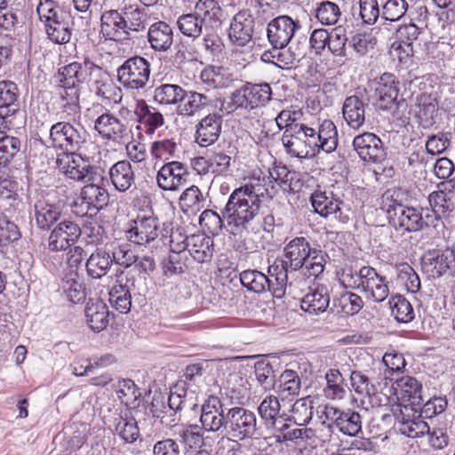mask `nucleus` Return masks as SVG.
<instances>
[{"label":"nucleus","instance_id":"f257e3e1","mask_svg":"<svg viewBox=\"0 0 455 455\" xmlns=\"http://www.w3.org/2000/svg\"><path fill=\"white\" fill-rule=\"evenodd\" d=\"M326 253L322 250L311 247L309 241L304 236H296L289 241L283 248L282 258H276L269 265V272L278 275L277 283L285 280L290 285L289 275L301 270L307 278L318 277L324 270Z\"/></svg>","mask_w":455,"mask_h":455},{"label":"nucleus","instance_id":"f03ea898","mask_svg":"<svg viewBox=\"0 0 455 455\" xmlns=\"http://www.w3.org/2000/svg\"><path fill=\"white\" fill-rule=\"evenodd\" d=\"M267 192L266 178H256L255 174L247 183L234 189L224 208L228 225L235 232L253 228L259 220L260 204Z\"/></svg>","mask_w":455,"mask_h":455},{"label":"nucleus","instance_id":"7ed1b4c3","mask_svg":"<svg viewBox=\"0 0 455 455\" xmlns=\"http://www.w3.org/2000/svg\"><path fill=\"white\" fill-rule=\"evenodd\" d=\"M83 252L81 247L69 250L59 282L61 315L65 316L68 322L77 319L80 313L79 305L86 299L85 285L78 274V268L84 259Z\"/></svg>","mask_w":455,"mask_h":455},{"label":"nucleus","instance_id":"20e7f679","mask_svg":"<svg viewBox=\"0 0 455 455\" xmlns=\"http://www.w3.org/2000/svg\"><path fill=\"white\" fill-rule=\"evenodd\" d=\"M397 196L398 192L387 190L382 196L381 206L395 229L416 232L427 227H433L435 220L433 212L405 206L397 200Z\"/></svg>","mask_w":455,"mask_h":455},{"label":"nucleus","instance_id":"39448f33","mask_svg":"<svg viewBox=\"0 0 455 455\" xmlns=\"http://www.w3.org/2000/svg\"><path fill=\"white\" fill-rule=\"evenodd\" d=\"M338 277L342 286L359 291L373 302H382L389 295L386 277L371 266H363L359 270L345 267L338 272Z\"/></svg>","mask_w":455,"mask_h":455},{"label":"nucleus","instance_id":"423d86ee","mask_svg":"<svg viewBox=\"0 0 455 455\" xmlns=\"http://www.w3.org/2000/svg\"><path fill=\"white\" fill-rule=\"evenodd\" d=\"M159 219L153 212L139 213L131 220L125 235L130 243L153 251L162 243Z\"/></svg>","mask_w":455,"mask_h":455},{"label":"nucleus","instance_id":"0eeeda50","mask_svg":"<svg viewBox=\"0 0 455 455\" xmlns=\"http://www.w3.org/2000/svg\"><path fill=\"white\" fill-rule=\"evenodd\" d=\"M64 100H59V115L63 121L59 122V150L60 154L75 153L79 148L81 143V135L77 128L71 123L76 121L79 114L78 103L63 102Z\"/></svg>","mask_w":455,"mask_h":455},{"label":"nucleus","instance_id":"6e6552de","mask_svg":"<svg viewBox=\"0 0 455 455\" xmlns=\"http://www.w3.org/2000/svg\"><path fill=\"white\" fill-rule=\"evenodd\" d=\"M312 126L307 124L294 125L283 132L282 143L285 151L291 156L298 158H312L316 156V142L312 136Z\"/></svg>","mask_w":455,"mask_h":455},{"label":"nucleus","instance_id":"1a4fd4ad","mask_svg":"<svg viewBox=\"0 0 455 455\" xmlns=\"http://www.w3.org/2000/svg\"><path fill=\"white\" fill-rule=\"evenodd\" d=\"M117 80L128 91H140L146 87L151 73L150 62L141 56L128 58L117 68Z\"/></svg>","mask_w":455,"mask_h":455},{"label":"nucleus","instance_id":"9d476101","mask_svg":"<svg viewBox=\"0 0 455 455\" xmlns=\"http://www.w3.org/2000/svg\"><path fill=\"white\" fill-rule=\"evenodd\" d=\"M258 419L256 414L244 407H232L227 411V425L225 430L234 440L243 441L252 438L258 433Z\"/></svg>","mask_w":455,"mask_h":455},{"label":"nucleus","instance_id":"9b49d317","mask_svg":"<svg viewBox=\"0 0 455 455\" xmlns=\"http://www.w3.org/2000/svg\"><path fill=\"white\" fill-rule=\"evenodd\" d=\"M314 212L324 219H333L342 224L348 222L351 209L332 191L315 189L310 196Z\"/></svg>","mask_w":455,"mask_h":455},{"label":"nucleus","instance_id":"f8f14e48","mask_svg":"<svg viewBox=\"0 0 455 455\" xmlns=\"http://www.w3.org/2000/svg\"><path fill=\"white\" fill-rule=\"evenodd\" d=\"M268 276L258 270H245L240 274V281L243 287L256 293L266 291L271 292L275 298H282L285 294L287 283L284 280L282 283H277L278 275H274L267 268Z\"/></svg>","mask_w":455,"mask_h":455},{"label":"nucleus","instance_id":"ddd939ff","mask_svg":"<svg viewBox=\"0 0 455 455\" xmlns=\"http://www.w3.org/2000/svg\"><path fill=\"white\" fill-rule=\"evenodd\" d=\"M101 113L94 120V130L103 139L119 143L129 137L130 129L128 124L105 108H99Z\"/></svg>","mask_w":455,"mask_h":455},{"label":"nucleus","instance_id":"4468645a","mask_svg":"<svg viewBox=\"0 0 455 455\" xmlns=\"http://www.w3.org/2000/svg\"><path fill=\"white\" fill-rule=\"evenodd\" d=\"M398 431L407 437L417 438L428 434L430 427L419 413V406L401 405L399 413H395Z\"/></svg>","mask_w":455,"mask_h":455},{"label":"nucleus","instance_id":"2eb2a0df","mask_svg":"<svg viewBox=\"0 0 455 455\" xmlns=\"http://www.w3.org/2000/svg\"><path fill=\"white\" fill-rule=\"evenodd\" d=\"M299 28V20H295L288 15H281L268 23L267 39L274 48L284 49Z\"/></svg>","mask_w":455,"mask_h":455},{"label":"nucleus","instance_id":"dca6fc26","mask_svg":"<svg viewBox=\"0 0 455 455\" xmlns=\"http://www.w3.org/2000/svg\"><path fill=\"white\" fill-rule=\"evenodd\" d=\"M109 194L108 190L97 184H88L81 188L78 201H73L75 208L80 207L81 215H95L108 205Z\"/></svg>","mask_w":455,"mask_h":455},{"label":"nucleus","instance_id":"f3484780","mask_svg":"<svg viewBox=\"0 0 455 455\" xmlns=\"http://www.w3.org/2000/svg\"><path fill=\"white\" fill-rule=\"evenodd\" d=\"M188 175V167L183 163L167 162L157 172V186L164 191H178L187 184Z\"/></svg>","mask_w":455,"mask_h":455},{"label":"nucleus","instance_id":"a211bd4d","mask_svg":"<svg viewBox=\"0 0 455 455\" xmlns=\"http://www.w3.org/2000/svg\"><path fill=\"white\" fill-rule=\"evenodd\" d=\"M93 167L80 155L75 153L60 154L59 152V172L66 180L84 182L91 180Z\"/></svg>","mask_w":455,"mask_h":455},{"label":"nucleus","instance_id":"6ab92c4d","mask_svg":"<svg viewBox=\"0 0 455 455\" xmlns=\"http://www.w3.org/2000/svg\"><path fill=\"white\" fill-rule=\"evenodd\" d=\"M200 423L206 432H219L225 429L227 413H224L221 400L215 395H210L200 407Z\"/></svg>","mask_w":455,"mask_h":455},{"label":"nucleus","instance_id":"aec40b11","mask_svg":"<svg viewBox=\"0 0 455 455\" xmlns=\"http://www.w3.org/2000/svg\"><path fill=\"white\" fill-rule=\"evenodd\" d=\"M428 202L431 208L424 210L435 214V220L433 227L436 228L441 222V218L451 212L455 207L454 185L450 183L439 184L438 189L428 196Z\"/></svg>","mask_w":455,"mask_h":455},{"label":"nucleus","instance_id":"412c9836","mask_svg":"<svg viewBox=\"0 0 455 455\" xmlns=\"http://www.w3.org/2000/svg\"><path fill=\"white\" fill-rule=\"evenodd\" d=\"M254 29V19L250 10L239 11L232 18L228 37L233 44L236 46L247 45L252 38Z\"/></svg>","mask_w":455,"mask_h":455},{"label":"nucleus","instance_id":"4be33fe9","mask_svg":"<svg viewBox=\"0 0 455 455\" xmlns=\"http://www.w3.org/2000/svg\"><path fill=\"white\" fill-rule=\"evenodd\" d=\"M353 147L359 157L364 162L379 163L386 157L381 140L371 132L357 135L353 140Z\"/></svg>","mask_w":455,"mask_h":455},{"label":"nucleus","instance_id":"5701e85b","mask_svg":"<svg viewBox=\"0 0 455 455\" xmlns=\"http://www.w3.org/2000/svg\"><path fill=\"white\" fill-rule=\"evenodd\" d=\"M81 68V65L74 61L59 69V100L63 99L64 103L72 101L77 103L76 87L82 75Z\"/></svg>","mask_w":455,"mask_h":455},{"label":"nucleus","instance_id":"b1692460","mask_svg":"<svg viewBox=\"0 0 455 455\" xmlns=\"http://www.w3.org/2000/svg\"><path fill=\"white\" fill-rule=\"evenodd\" d=\"M422 270L433 278L440 277L448 270L454 269L453 258L447 250H433L421 258Z\"/></svg>","mask_w":455,"mask_h":455},{"label":"nucleus","instance_id":"393cba45","mask_svg":"<svg viewBox=\"0 0 455 455\" xmlns=\"http://www.w3.org/2000/svg\"><path fill=\"white\" fill-rule=\"evenodd\" d=\"M168 406L173 411L199 409L196 388L187 386L183 381H178L172 388L168 398Z\"/></svg>","mask_w":455,"mask_h":455},{"label":"nucleus","instance_id":"a878e982","mask_svg":"<svg viewBox=\"0 0 455 455\" xmlns=\"http://www.w3.org/2000/svg\"><path fill=\"white\" fill-rule=\"evenodd\" d=\"M100 34L108 40L120 41L127 36L124 16L118 10H107L100 17Z\"/></svg>","mask_w":455,"mask_h":455},{"label":"nucleus","instance_id":"bb28decb","mask_svg":"<svg viewBox=\"0 0 455 455\" xmlns=\"http://www.w3.org/2000/svg\"><path fill=\"white\" fill-rule=\"evenodd\" d=\"M222 116L212 113L204 116L196 126V141L200 147L214 144L221 132Z\"/></svg>","mask_w":455,"mask_h":455},{"label":"nucleus","instance_id":"cd10ccee","mask_svg":"<svg viewBox=\"0 0 455 455\" xmlns=\"http://www.w3.org/2000/svg\"><path fill=\"white\" fill-rule=\"evenodd\" d=\"M109 309L100 299H89L84 307L85 323L94 332H100L109 323Z\"/></svg>","mask_w":455,"mask_h":455},{"label":"nucleus","instance_id":"c85d7f7f","mask_svg":"<svg viewBox=\"0 0 455 455\" xmlns=\"http://www.w3.org/2000/svg\"><path fill=\"white\" fill-rule=\"evenodd\" d=\"M415 116L420 127L429 129L439 120V104L430 94L421 93L417 97Z\"/></svg>","mask_w":455,"mask_h":455},{"label":"nucleus","instance_id":"c756f323","mask_svg":"<svg viewBox=\"0 0 455 455\" xmlns=\"http://www.w3.org/2000/svg\"><path fill=\"white\" fill-rule=\"evenodd\" d=\"M185 102L178 108V113L181 116H193L202 110L215 106V97L209 91L205 92L185 91Z\"/></svg>","mask_w":455,"mask_h":455},{"label":"nucleus","instance_id":"7c9ffc66","mask_svg":"<svg viewBox=\"0 0 455 455\" xmlns=\"http://www.w3.org/2000/svg\"><path fill=\"white\" fill-rule=\"evenodd\" d=\"M312 136L316 142L315 154L320 151L325 153L333 152L338 146V132L331 120L325 119L316 127H312Z\"/></svg>","mask_w":455,"mask_h":455},{"label":"nucleus","instance_id":"2f4dec72","mask_svg":"<svg viewBox=\"0 0 455 455\" xmlns=\"http://www.w3.org/2000/svg\"><path fill=\"white\" fill-rule=\"evenodd\" d=\"M395 395L402 403H408L407 405L419 406L423 403L422 385L413 377L403 376L395 382Z\"/></svg>","mask_w":455,"mask_h":455},{"label":"nucleus","instance_id":"473e14b6","mask_svg":"<svg viewBox=\"0 0 455 455\" xmlns=\"http://www.w3.org/2000/svg\"><path fill=\"white\" fill-rule=\"evenodd\" d=\"M367 104L357 96H349L346 98L342 114L347 125L355 130L362 128L366 119Z\"/></svg>","mask_w":455,"mask_h":455},{"label":"nucleus","instance_id":"72a5a7b5","mask_svg":"<svg viewBox=\"0 0 455 455\" xmlns=\"http://www.w3.org/2000/svg\"><path fill=\"white\" fill-rule=\"evenodd\" d=\"M112 185L119 192L128 191L135 181V174L131 164L126 160L114 164L108 171Z\"/></svg>","mask_w":455,"mask_h":455},{"label":"nucleus","instance_id":"f704fd0d","mask_svg":"<svg viewBox=\"0 0 455 455\" xmlns=\"http://www.w3.org/2000/svg\"><path fill=\"white\" fill-rule=\"evenodd\" d=\"M148 41L156 52H165L173 43L172 28L164 21L155 22L148 28Z\"/></svg>","mask_w":455,"mask_h":455},{"label":"nucleus","instance_id":"c9c22d12","mask_svg":"<svg viewBox=\"0 0 455 455\" xmlns=\"http://www.w3.org/2000/svg\"><path fill=\"white\" fill-rule=\"evenodd\" d=\"M134 114L138 122L147 127L146 133L148 134L154 133L164 124L163 115L155 108L148 106L144 100H136Z\"/></svg>","mask_w":455,"mask_h":455},{"label":"nucleus","instance_id":"e433bc0d","mask_svg":"<svg viewBox=\"0 0 455 455\" xmlns=\"http://www.w3.org/2000/svg\"><path fill=\"white\" fill-rule=\"evenodd\" d=\"M330 294L324 286H320L307 292L300 300L303 311L311 315H319L327 310L330 305Z\"/></svg>","mask_w":455,"mask_h":455},{"label":"nucleus","instance_id":"4c0bfd02","mask_svg":"<svg viewBox=\"0 0 455 455\" xmlns=\"http://www.w3.org/2000/svg\"><path fill=\"white\" fill-rule=\"evenodd\" d=\"M274 48L273 51L265 52L262 54L264 61L272 62L281 68H290L291 66L299 62L306 54L305 46L303 48L292 49L290 46L287 51Z\"/></svg>","mask_w":455,"mask_h":455},{"label":"nucleus","instance_id":"58836bf2","mask_svg":"<svg viewBox=\"0 0 455 455\" xmlns=\"http://www.w3.org/2000/svg\"><path fill=\"white\" fill-rule=\"evenodd\" d=\"M399 92V82L391 73H384L376 83L375 93L381 102V108H388L395 103Z\"/></svg>","mask_w":455,"mask_h":455},{"label":"nucleus","instance_id":"ea45409f","mask_svg":"<svg viewBox=\"0 0 455 455\" xmlns=\"http://www.w3.org/2000/svg\"><path fill=\"white\" fill-rule=\"evenodd\" d=\"M127 281L123 276L118 277L108 291L111 306L122 314H127L132 307V296Z\"/></svg>","mask_w":455,"mask_h":455},{"label":"nucleus","instance_id":"a19ab883","mask_svg":"<svg viewBox=\"0 0 455 455\" xmlns=\"http://www.w3.org/2000/svg\"><path fill=\"white\" fill-rule=\"evenodd\" d=\"M188 251L199 263L209 261L213 254V240L204 233L194 234L188 241Z\"/></svg>","mask_w":455,"mask_h":455},{"label":"nucleus","instance_id":"79ce46f5","mask_svg":"<svg viewBox=\"0 0 455 455\" xmlns=\"http://www.w3.org/2000/svg\"><path fill=\"white\" fill-rule=\"evenodd\" d=\"M18 108L17 85L9 80L0 81V119L13 115Z\"/></svg>","mask_w":455,"mask_h":455},{"label":"nucleus","instance_id":"37998d69","mask_svg":"<svg viewBox=\"0 0 455 455\" xmlns=\"http://www.w3.org/2000/svg\"><path fill=\"white\" fill-rule=\"evenodd\" d=\"M36 11L48 39L57 44V36L55 35L57 30V11L54 1L40 0Z\"/></svg>","mask_w":455,"mask_h":455},{"label":"nucleus","instance_id":"c03bdc74","mask_svg":"<svg viewBox=\"0 0 455 455\" xmlns=\"http://www.w3.org/2000/svg\"><path fill=\"white\" fill-rule=\"evenodd\" d=\"M279 400L275 395L266 396L258 407V411L265 427L270 430L277 429V422L282 419Z\"/></svg>","mask_w":455,"mask_h":455},{"label":"nucleus","instance_id":"a18cd8bd","mask_svg":"<svg viewBox=\"0 0 455 455\" xmlns=\"http://www.w3.org/2000/svg\"><path fill=\"white\" fill-rule=\"evenodd\" d=\"M362 417L359 412L352 410H339L335 427L345 435L356 436L362 432Z\"/></svg>","mask_w":455,"mask_h":455},{"label":"nucleus","instance_id":"49530a36","mask_svg":"<svg viewBox=\"0 0 455 455\" xmlns=\"http://www.w3.org/2000/svg\"><path fill=\"white\" fill-rule=\"evenodd\" d=\"M186 97L185 90L174 84H162L155 87L154 100L160 105H176Z\"/></svg>","mask_w":455,"mask_h":455},{"label":"nucleus","instance_id":"de8ad7c7","mask_svg":"<svg viewBox=\"0 0 455 455\" xmlns=\"http://www.w3.org/2000/svg\"><path fill=\"white\" fill-rule=\"evenodd\" d=\"M113 263L109 252L102 249H97L86 261V269L92 278H100L107 274Z\"/></svg>","mask_w":455,"mask_h":455},{"label":"nucleus","instance_id":"09e8293b","mask_svg":"<svg viewBox=\"0 0 455 455\" xmlns=\"http://www.w3.org/2000/svg\"><path fill=\"white\" fill-rule=\"evenodd\" d=\"M205 199L198 188L192 185L186 188L180 196V204L184 212L196 213L204 207Z\"/></svg>","mask_w":455,"mask_h":455},{"label":"nucleus","instance_id":"8fccbe9b","mask_svg":"<svg viewBox=\"0 0 455 455\" xmlns=\"http://www.w3.org/2000/svg\"><path fill=\"white\" fill-rule=\"evenodd\" d=\"M326 387L324 395L329 399H343L347 395V385L344 383V378L339 370L331 369L326 372Z\"/></svg>","mask_w":455,"mask_h":455},{"label":"nucleus","instance_id":"3c124183","mask_svg":"<svg viewBox=\"0 0 455 455\" xmlns=\"http://www.w3.org/2000/svg\"><path fill=\"white\" fill-rule=\"evenodd\" d=\"M114 387L116 396L123 404L130 408L136 406L140 392L133 380L130 379H120Z\"/></svg>","mask_w":455,"mask_h":455},{"label":"nucleus","instance_id":"603ef678","mask_svg":"<svg viewBox=\"0 0 455 455\" xmlns=\"http://www.w3.org/2000/svg\"><path fill=\"white\" fill-rule=\"evenodd\" d=\"M277 392L282 399L292 398L299 395L300 390V379L292 370H285L280 376Z\"/></svg>","mask_w":455,"mask_h":455},{"label":"nucleus","instance_id":"864d4df0","mask_svg":"<svg viewBox=\"0 0 455 455\" xmlns=\"http://www.w3.org/2000/svg\"><path fill=\"white\" fill-rule=\"evenodd\" d=\"M397 283L408 292L416 293L420 289V279L413 267L406 262L396 266Z\"/></svg>","mask_w":455,"mask_h":455},{"label":"nucleus","instance_id":"5fc2aeb1","mask_svg":"<svg viewBox=\"0 0 455 455\" xmlns=\"http://www.w3.org/2000/svg\"><path fill=\"white\" fill-rule=\"evenodd\" d=\"M347 41L346 28L337 26L329 31L328 51L335 57H346Z\"/></svg>","mask_w":455,"mask_h":455},{"label":"nucleus","instance_id":"6e6d98bb","mask_svg":"<svg viewBox=\"0 0 455 455\" xmlns=\"http://www.w3.org/2000/svg\"><path fill=\"white\" fill-rule=\"evenodd\" d=\"M334 307L338 313L354 315L363 308V301L359 295L354 292H344L334 300Z\"/></svg>","mask_w":455,"mask_h":455},{"label":"nucleus","instance_id":"4d7b16f0","mask_svg":"<svg viewBox=\"0 0 455 455\" xmlns=\"http://www.w3.org/2000/svg\"><path fill=\"white\" fill-rule=\"evenodd\" d=\"M203 22L202 19L194 12L180 16L177 26L183 36L195 39L202 34Z\"/></svg>","mask_w":455,"mask_h":455},{"label":"nucleus","instance_id":"13d9d810","mask_svg":"<svg viewBox=\"0 0 455 455\" xmlns=\"http://www.w3.org/2000/svg\"><path fill=\"white\" fill-rule=\"evenodd\" d=\"M341 17L339 6L331 1H323L318 4L315 9V18L325 26H331L338 23Z\"/></svg>","mask_w":455,"mask_h":455},{"label":"nucleus","instance_id":"bf43d9fd","mask_svg":"<svg viewBox=\"0 0 455 455\" xmlns=\"http://www.w3.org/2000/svg\"><path fill=\"white\" fill-rule=\"evenodd\" d=\"M391 313L401 323H409L414 318V310L411 303L402 295H395L389 300Z\"/></svg>","mask_w":455,"mask_h":455},{"label":"nucleus","instance_id":"052dcab7","mask_svg":"<svg viewBox=\"0 0 455 455\" xmlns=\"http://www.w3.org/2000/svg\"><path fill=\"white\" fill-rule=\"evenodd\" d=\"M80 235V228L77 225L72 222H62L59 224V251L63 250L66 254L70 249H75L76 246L71 245L76 241Z\"/></svg>","mask_w":455,"mask_h":455},{"label":"nucleus","instance_id":"680f3d73","mask_svg":"<svg viewBox=\"0 0 455 455\" xmlns=\"http://www.w3.org/2000/svg\"><path fill=\"white\" fill-rule=\"evenodd\" d=\"M195 13L203 21H220L222 16V9L216 0H198L195 5Z\"/></svg>","mask_w":455,"mask_h":455},{"label":"nucleus","instance_id":"e2e57ef3","mask_svg":"<svg viewBox=\"0 0 455 455\" xmlns=\"http://www.w3.org/2000/svg\"><path fill=\"white\" fill-rule=\"evenodd\" d=\"M222 108L228 114L238 109H251L246 85L234 91L223 102Z\"/></svg>","mask_w":455,"mask_h":455},{"label":"nucleus","instance_id":"0e129e2a","mask_svg":"<svg viewBox=\"0 0 455 455\" xmlns=\"http://www.w3.org/2000/svg\"><path fill=\"white\" fill-rule=\"evenodd\" d=\"M251 109L266 105L270 100L272 90L268 84H246Z\"/></svg>","mask_w":455,"mask_h":455},{"label":"nucleus","instance_id":"69168bd1","mask_svg":"<svg viewBox=\"0 0 455 455\" xmlns=\"http://www.w3.org/2000/svg\"><path fill=\"white\" fill-rule=\"evenodd\" d=\"M20 142L18 138L6 135L0 131V167L6 166L19 152Z\"/></svg>","mask_w":455,"mask_h":455},{"label":"nucleus","instance_id":"338daca9","mask_svg":"<svg viewBox=\"0 0 455 455\" xmlns=\"http://www.w3.org/2000/svg\"><path fill=\"white\" fill-rule=\"evenodd\" d=\"M116 420H117V422L115 427V431L124 442L132 443L139 438V427L133 418L119 417L116 419Z\"/></svg>","mask_w":455,"mask_h":455},{"label":"nucleus","instance_id":"774afa93","mask_svg":"<svg viewBox=\"0 0 455 455\" xmlns=\"http://www.w3.org/2000/svg\"><path fill=\"white\" fill-rule=\"evenodd\" d=\"M254 374L258 384L265 390L274 387L275 382L272 365L266 361H259L254 365Z\"/></svg>","mask_w":455,"mask_h":455}]
</instances>
